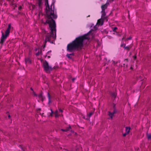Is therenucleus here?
Wrapping results in <instances>:
<instances>
[{
  "label": "nucleus",
  "instance_id": "nucleus-1",
  "mask_svg": "<svg viewBox=\"0 0 151 151\" xmlns=\"http://www.w3.org/2000/svg\"><path fill=\"white\" fill-rule=\"evenodd\" d=\"M46 4H47L46 8L47 10V14L48 19L46 20L45 24L46 23L49 24L51 31L50 33H47L46 35L44 45L43 46V48L45 47L47 42V41L53 43V41L51 42V39H53L54 40L56 39V24L55 21L52 18L56 19L57 17L56 15L54 14V11L52 9V5L50 8L49 6L47 1L46 3Z\"/></svg>",
  "mask_w": 151,
  "mask_h": 151
},
{
  "label": "nucleus",
  "instance_id": "nucleus-2",
  "mask_svg": "<svg viewBox=\"0 0 151 151\" xmlns=\"http://www.w3.org/2000/svg\"><path fill=\"white\" fill-rule=\"evenodd\" d=\"M93 31L91 29L87 33L76 38L74 40L67 45V51L71 52L74 50L81 49L83 46V41L85 40L89 39L88 35Z\"/></svg>",
  "mask_w": 151,
  "mask_h": 151
},
{
  "label": "nucleus",
  "instance_id": "nucleus-3",
  "mask_svg": "<svg viewBox=\"0 0 151 151\" xmlns=\"http://www.w3.org/2000/svg\"><path fill=\"white\" fill-rule=\"evenodd\" d=\"M43 67L45 70L47 72L52 69V67L49 65L48 63L46 61L43 63Z\"/></svg>",
  "mask_w": 151,
  "mask_h": 151
},
{
  "label": "nucleus",
  "instance_id": "nucleus-4",
  "mask_svg": "<svg viewBox=\"0 0 151 151\" xmlns=\"http://www.w3.org/2000/svg\"><path fill=\"white\" fill-rule=\"evenodd\" d=\"M7 38V37L4 35V33L2 32L1 37L0 44L2 45Z\"/></svg>",
  "mask_w": 151,
  "mask_h": 151
},
{
  "label": "nucleus",
  "instance_id": "nucleus-5",
  "mask_svg": "<svg viewBox=\"0 0 151 151\" xmlns=\"http://www.w3.org/2000/svg\"><path fill=\"white\" fill-rule=\"evenodd\" d=\"M11 28V24H9L8 25V27L5 32L4 35L7 37L9 34Z\"/></svg>",
  "mask_w": 151,
  "mask_h": 151
},
{
  "label": "nucleus",
  "instance_id": "nucleus-6",
  "mask_svg": "<svg viewBox=\"0 0 151 151\" xmlns=\"http://www.w3.org/2000/svg\"><path fill=\"white\" fill-rule=\"evenodd\" d=\"M109 1H107L105 4L101 6L102 10L105 11V9H107L108 6L109 4Z\"/></svg>",
  "mask_w": 151,
  "mask_h": 151
},
{
  "label": "nucleus",
  "instance_id": "nucleus-7",
  "mask_svg": "<svg viewBox=\"0 0 151 151\" xmlns=\"http://www.w3.org/2000/svg\"><path fill=\"white\" fill-rule=\"evenodd\" d=\"M111 95L112 99L113 100V102H114L115 99L116 98V93L115 92H113L111 93Z\"/></svg>",
  "mask_w": 151,
  "mask_h": 151
},
{
  "label": "nucleus",
  "instance_id": "nucleus-8",
  "mask_svg": "<svg viewBox=\"0 0 151 151\" xmlns=\"http://www.w3.org/2000/svg\"><path fill=\"white\" fill-rule=\"evenodd\" d=\"M104 21L101 18V19H99L97 23V24L99 25H100L101 26L102 25L104 24Z\"/></svg>",
  "mask_w": 151,
  "mask_h": 151
},
{
  "label": "nucleus",
  "instance_id": "nucleus-9",
  "mask_svg": "<svg viewBox=\"0 0 151 151\" xmlns=\"http://www.w3.org/2000/svg\"><path fill=\"white\" fill-rule=\"evenodd\" d=\"M25 61L26 64H30L31 63V60L29 58H25Z\"/></svg>",
  "mask_w": 151,
  "mask_h": 151
},
{
  "label": "nucleus",
  "instance_id": "nucleus-10",
  "mask_svg": "<svg viewBox=\"0 0 151 151\" xmlns=\"http://www.w3.org/2000/svg\"><path fill=\"white\" fill-rule=\"evenodd\" d=\"M108 115L110 117L108 119H113L114 114H113V113L112 112H111L109 111H108Z\"/></svg>",
  "mask_w": 151,
  "mask_h": 151
},
{
  "label": "nucleus",
  "instance_id": "nucleus-11",
  "mask_svg": "<svg viewBox=\"0 0 151 151\" xmlns=\"http://www.w3.org/2000/svg\"><path fill=\"white\" fill-rule=\"evenodd\" d=\"M101 18L104 21V22L105 21L107 22L108 21V16H107L103 17H101Z\"/></svg>",
  "mask_w": 151,
  "mask_h": 151
},
{
  "label": "nucleus",
  "instance_id": "nucleus-12",
  "mask_svg": "<svg viewBox=\"0 0 151 151\" xmlns=\"http://www.w3.org/2000/svg\"><path fill=\"white\" fill-rule=\"evenodd\" d=\"M74 55V54L73 53H72L71 54H67L66 55V56L69 58L71 59V57L70 56L71 55L73 56Z\"/></svg>",
  "mask_w": 151,
  "mask_h": 151
},
{
  "label": "nucleus",
  "instance_id": "nucleus-13",
  "mask_svg": "<svg viewBox=\"0 0 151 151\" xmlns=\"http://www.w3.org/2000/svg\"><path fill=\"white\" fill-rule=\"evenodd\" d=\"M47 97L48 99V103L49 104L51 102V101L50 100L51 96L50 95V94L49 93H47Z\"/></svg>",
  "mask_w": 151,
  "mask_h": 151
},
{
  "label": "nucleus",
  "instance_id": "nucleus-14",
  "mask_svg": "<svg viewBox=\"0 0 151 151\" xmlns=\"http://www.w3.org/2000/svg\"><path fill=\"white\" fill-rule=\"evenodd\" d=\"M38 4L39 7H40L42 4V0H38Z\"/></svg>",
  "mask_w": 151,
  "mask_h": 151
},
{
  "label": "nucleus",
  "instance_id": "nucleus-15",
  "mask_svg": "<svg viewBox=\"0 0 151 151\" xmlns=\"http://www.w3.org/2000/svg\"><path fill=\"white\" fill-rule=\"evenodd\" d=\"M101 17H103L106 16V13L105 12V11L102 10L101 11Z\"/></svg>",
  "mask_w": 151,
  "mask_h": 151
},
{
  "label": "nucleus",
  "instance_id": "nucleus-16",
  "mask_svg": "<svg viewBox=\"0 0 151 151\" xmlns=\"http://www.w3.org/2000/svg\"><path fill=\"white\" fill-rule=\"evenodd\" d=\"M93 112H91L87 114V117L89 118L93 114Z\"/></svg>",
  "mask_w": 151,
  "mask_h": 151
},
{
  "label": "nucleus",
  "instance_id": "nucleus-17",
  "mask_svg": "<svg viewBox=\"0 0 151 151\" xmlns=\"http://www.w3.org/2000/svg\"><path fill=\"white\" fill-rule=\"evenodd\" d=\"M125 128H126V129H125L126 132H125L127 133L128 134L129 132V130H130V127H126Z\"/></svg>",
  "mask_w": 151,
  "mask_h": 151
},
{
  "label": "nucleus",
  "instance_id": "nucleus-18",
  "mask_svg": "<svg viewBox=\"0 0 151 151\" xmlns=\"http://www.w3.org/2000/svg\"><path fill=\"white\" fill-rule=\"evenodd\" d=\"M131 47V46H129L126 47L125 46L124 47V48L126 49L127 50L129 51V50L130 48Z\"/></svg>",
  "mask_w": 151,
  "mask_h": 151
},
{
  "label": "nucleus",
  "instance_id": "nucleus-19",
  "mask_svg": "<svg viewBox=\"0 0 151 151\" xmlns=\"http://www.w3.org/2000/svg\"><path fill=\"white\" fill-rule=\"evenodd\" d=\"M71 129V128L70 125H69V126L68 127H67L65 129H66L67 132L70 130Z\"/></svg>",
  "mask_w": 151,
  "mask_h": 151
},
{
  "label": "nucleus",
  "instance_id": "nucleus-20",
  "mask_svg": "<svg viewBox=\"0 0 151 151\" xmlns=\"http://www.w3.org/2000/svg\"><path fill=\"white\" fill-rule=\"evenodd\" d=\"M147 137L148 140L151 139V134H147Z\"/></svg>",
  "mask_w": 151,
  "mask_h": 151
},
{
  "label": "nucleus",
  "instance_id": "nucleus-21",
  "mask_svg": "<svg viewBox=\"0 0 151 151\" xmlns=\"http://www.w3.org/2000/svg\"><path fill=\"white\" fill-rule=\"evenodd\" d=\"M41 52L42 51L41 50H39L38 52L36 53V55L37 56H38L41 53Z\"/></svg>",
  "mask_w": 151,
  "mask_h": 151
},
{
  "label": "nucleus",
  "instance_id": "nucleus-22",
  "mask_svg": "<svg viewBox=\"0 0 151 151\" xmlns=\"http://www.w3.org/2000/svg\"><path fill=\"white\" fill-rule=\"evenodd\" d=\"M55 117H58V116H59L58 115V111L57 110L55 111Z\"/></svg>",
  "mask_w": 151,
  "mask_h": 151
},
{
  "label": "nucleus",
  "instance_id": "nucleus-23",
  "mask_svg": "<svg viewBox=\"0 0 151 151\" xmlns=\"http://www.w3.org/2000/svg\"><path fill=\"white\" fill-rule=\"evenodd\" d=\"M38 96V97L40 99H41L42 101H43V98H42V94H39Z\"/></svg>",
  "mask_w": 151,
  "mask_h": 151
},
{
  "label": "nucleus",
  "instance_id": "nucleus-24",
  "mask_svg": "<svg viewBox=\"0 0 151 151\" xmlns=\"http://www.w3.org/2000/svg\"><path fill=\"white\" fill-rule=\"evenodd\" d=\"M117 111L116 109V108H114V109H113V110L112 112V113H113V114H114L115 113H116Z\"/></svg>",
  "mask_w": 151,
  "mask_h": 151
},
{
  "label": "nucleus",
  "instance_id": "nucleus-25",
  "mask_svg": "<svg viewBox=\"0 0 151 151\" xmlns=\"http://www.w3.org/2000/svg\"><path fill=\"white\" fill-rule=\"evenodd\" d=\"M50 110L51 111V112L50 113V115L49 116H52V114H53V112L52 111V110L51 109H50Z\"/></svg>",
  "mask_w": 151,
  "mask_h": 151
},
{
  "label": "nucleus",
  "instance_id": "nucleus-26",
  "mask_svg": "<svg viewBox=\"0 0 151 151\" xmlns=\"http://www.w3.org/2000/svg\"><path fill=\"white\" fill-rule=\"evenodd\" d=\"M117 29V27H114L113 29V31L114 32H116V30Z\"/></svg>",
  "mask_w": 151,
  "mask_h": 151
},
{
  "label": "nucleus",
  "instance_id": "nucleus-27",
  "mask_svg": "<svg viewBox=\"0 0 151 151\" xmlns=\"http://www.w3.org/2000/svg\"><path fill=\"white\" fill-rule=\"evenodd\" d=\"M119 62V61H118L117 62H115L114 61H113V63L114 64V65H116V63H117L118 62H119Z\"/></svg>",
  "mask_w": 151,
  "mask_h": 151
},
{
  "label": "nucleus",
  "instance_id": "nucleus-28",
  "mask_svg": "<svg viewBox=\"0 0 151 151\" xmlns=\"http://www.w3.org/2000/svg\"><path fill=\"white\" fill-rule=\"evenodd\" d=\"M113 109H114V108H116V105H115V104L114 103H113Z\"/></svg>",
  "mask_w": 151,
  "mask_h": 151
},
{
  "label": "nucleus",
  "instance_id": "nucleus-29",
  "mask_svg": "<svg viewBox=\"0 0 151 151\" xmlns=\"http://www.w3.org/2000/svg\"><path fill=\"white\" fill-rule=\"evenodd\" d=\"M128 134L125 132L123 134V136L125 137Z\"/></svg>",
  "mask_w": 151,
  "mask_h": 151
},
{
  "label": "nucleus",
  "instance_id": "nucleus-30",
  "mask_svg": "<svg viewBox=\"0 0 151 151\" xmlns=\"http://www.w3.org/2000/svg\"><path fill=\"white\" fill-rule=\"evenodd\" d=\"M61 130L62 131H63V132H67L66 130V129H61Z\"/></svg>",
  "mask_w": 151,
  "mask_h": 151
},
{
  "label": "nucleus",
  "instance_id": "nucleus-31",
  "mask_svg": "<svg viewBox=\"0 0 151 151\" xmlns=\"http://www.w3.org/2000/svg\"><path fill=\"white\" fill-rule=\"evenodd\" d=\"M132 38V37H129L127 39V40H130Z\"/></svg>",
  "mask_w": 151,
  "mask_h": 151
},
{
  "label": "nucleus",
  "instance_id": "nucleus-32",
  "mask_svg": "<svg viewBox=\"0 0 151 151\" xmlns=\"http://www.w3.org/2000/svg\"><path fill=\"white\" fill-rule=\"evenodd\" d=\"M108 1H109V3H111V2H113L114 1V0H111V1L109 0H108Z\"/></svg>",
  "mask_w": 151,
  "mask_h": 151
},
{
  "label": "nucleus",
  "instance_id": "nucleus-33",
  "mask_svg": "<svg viewBox=\"0 0 151 151\" xmlns=\"http://www.w3.org/2000/svg\"><path fill=\"white\" fill-rule=\"evenodd\" d=\"M59 111H60V112H63V110H62L61 109H59Z\"/></svg>",
  "mask_w": 151,
  "mask_h": 151
},
{
  "label": "nucleus",
  "instance_id": "nucleus-34",
  "mask_svg": "<svg viewBox=\"0 0 151 151\" xmlns=\"http://www.w3.org/2000/svg\"><path fill=\"white\" fill-rule=\"evenodd\" d=\"M20 148L23 150V151H24V150H23V148L22 146H20Z\"/></svg>",
  "mask_w": 151,
  "mask_h": 151
},
{
  "label": "nucleus",
  "instance_id": "nucleus-35",
  "mask_svg": "<svg viewBox=\"0 0 151 151\" xmlns=\"http://www.w3.org/2000/svg\"><path fill=\"white\" fill-rule=\"evenodd\" d=\"M133 58H134V60H135L136 59V58H137L136 56H133Z\"/></svg>",
  "mask_w": 151,
  "mask_h": 151
},
{
  "label": "nucleus",
  "instance_id": "nucleus-36",
  "mask_svg": "<svg viewBox=\"0 0 151 151\" xmlns=\"http://www.w3.org/2000/svg\"><path fill=\"white\" fill-rule=\"evenodd\" d=\"M76 80V78H73L72 79V80L73 81H74L75 80Z\"/></svg>",
  "mask_w": 151,
  "mask_h": 151
},
{
  "label": "nucleus",
  "instance_id": "nucleus-37",
  "mask_svg": "<svg viewBox=\"0 0 151 151\" xmlns=\"http://www.w3.org/2000/svg\"><path fill=\"white\" fill-rule=\"evenodd\" d=\"M51 52V50H50V51H48L47 52V53H49Z\"/></svg>",
  "mask_w": 151,
  "mask_h": 151
},
{
  "label": "nucleus",
  "instance_id": "nucleus-38",
  "mask_svg": "<svg viewBox=\"0 0 151 151\" xmlns=\"http://www.w3.org/2000/svg\"><path fill=\"white\" fill-rule=\"evenodd\" d=\"M44 113H42V114H41V113H40V114L42 115V116H43V114H44Z\"/></svg>",
  "mask_w": 151,
  "mask_h": 151
},
{
  "label": "nucleus",
  "instance_id": "nucleus-39",
  "mask_svg": "<svg viewBox=\"0 0 151 151\" xmlns=\"http://www.w3.org/2000/svg\"><path fill=\"white\" fill-rule=\"evenodd\" d=\"M11 116H10V115H9L8 116V117L9 118H10Z\"/></svg>",
  "mask_w": 151,
  "mask_h": 151
},
{
  "label": "nucleus",
  "instance_id": "nucleus-40",
  "mask_svg": "<svg viewBox=\"0 0 151 151\" xmlns=\"http://www.w3.org/2000/svg\"><path fill=\"white\" fill-rule=\"evenodd\" d=\"M125 60H127V61H128V59H125Z\"/></svg>",
  "mask_w": 151,
  "mask_h": 151
},
{
  "label": "nucleus",
  "instance_id": "nucleus-41",
  "mask_svg": "<svg viewBox=\"0 0 151 151\" xmlns=\"http://www.w3.org/2000/svg\"><path fill=\"white\" fill-rule=\"evenodd\" d=\"M38 110H41V109H38Z\"/></svg>",
  "mask_w": 151,
  "mask_h": 151
},
{
  "label": "nucleus",
  "instance_id": "nucleus-42",
  "mask_svg": "<svg viewBox=\"0 0 151 151\" xmlns=\"http://www.w3.org/2000/svg\"><path fill=\"white\" fill-rule=\"evenodd\" d=\"M124 37H123V38H122V40H123V39H124Z\"/></svg>",
  "mask_w": 151,
  "mask_h": 151
},
{
  "label": "nucleus",
  "instance_id": "nucleus-43",
  "mask_svg": "<svg viewBox=\"0 0 151 151\" xmlns=\"http://www.w3.org/2000/svg\"><path fill=\"white\" fill-rule=\"evenodd\" d=\"M48 57L49 58H50V56H48Z\"/></svg>",
  "mask_w": 151,
  "mask_h": 151
},
{
  "label": "nucleus",
  "instance_id": "nucleus-44",
  "mask_svg": "<svg viewBox=\"0 0 151 151\" xmlns=\"http://www.w3.org/2000/svg\"><path fill=\"white\" fill-rule=\"evenodd\" d=\"M66 150V151H68V150Z\"/></svg>",
  "mask_w": 151,
  "mask_h": 151
},
{
  "label": "nucleus",
  "instance_id": "nucleus-45",
  "mask_svg": "<svg viewBox=\"0 0 151 151\" xmlns=\"http://www.w3.org/2000/svg\"><path fill=\"white\" fill-rule=\"evenodd\" d=\"M90 17V15H89L88 16V17Z\"/></svg>",
  "mask_w": 151,
  "mask_h": 151
},
{
  "label": "nucleus",
  "instance_id": "nucleus-46",
  "mask_svg": "<svg viewBox=\"0 0 151 151\" xmlns=\"http://www.w3.org/2000/svg\"><path fill=\"white\" fill-rule=\"evenodd\" d=\"M35 50H36V51L37 50V49H35Z\"/></svg>",
  "mask_w": 151,
  "mask_h": 151
}]
</instances>
